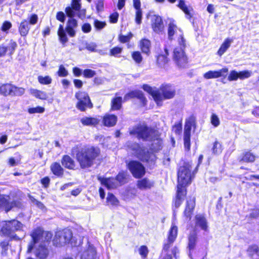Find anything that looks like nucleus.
I'll return each mask as SVG.
<instances>
[{"mask_svg": "<svg viewBox=\"0 0 259 259\" xmlns=\"http://www.w3.org/2000/svg\"><path fill=\"white\" fill-rule=\"evenodd\" d=\"M192 165L189 162H185L177 171V185L175 196L173 198L172 206L179 208L183 203L187 194V187L191 184L195 174L191 172Z\"/></svg>", "mask_w": 259, "mask_h": 259, "instance_id": "obj_1", "label": "nucleus"}, {"mask_svg": "<svg viewBox=\"0 0 259 259\" xmlns=\"http://www.w3.org/2000/svg\"><path fill=\"white\" fill-rule=\"evenodd\" d=\"M75 151L76 159L81 169L89 168L101 159V151L98 146L85 145L81 149L75 146L72 151Z\"/></svg>", "mask_w": 259, "mask_h": 259, "instance_id": "obj_2", "label": "nucleus"}, {"mask_svg": "<svg viewBox=\"0 0 259 259\" xmlns=\"http://www.w3.org/2000/svg\"><path fill=\"white\" fill-rule=\"evenodd\" d=\"M129 134L136 136V138L143 141H157L156 150L162 148V140L160 138L161 134L157 129L148 126L146 124L138 123L129 129Z\"/></svg>", "mask_w": 259, "mask_h": 259, "instance_id": "obj_3", "label": "nucleus"}, {"mask_svg": "<svg viewBox=\"0 0 259 259\" xmlns=\"http://www.w3.org/2000/svg\"><path fill=\"white\" fill-rule=\"evenodd\" d=\"M23 226L22 223L16 219L4 221L0 229L1 235L8 237L10 241H20L21 238L15 232L21 230Z\"/></svg>", "mask_w": 259, "mask_h": 259, "instance_id": "obj_4", "label": "nucleus"}, {"mask_svg": "<svg viewBox=\"0 0 259 259\" xmlns=\"http://www.w3.org/2000/svg\"><path fill=\"white\" fill-rule=\"evenodd\" d=\"M77 21L75 19H68L65 29H64L62 24L59 25L57 31V34L58 35L60 42L63 46H65L66 43L68 41V38L66 34V32L70 37H74L76 35V31L75 29L77 27Z\"/></svg>", "mask_w": 259, "mask_h": 259, "instance_id": "obj_5", "label": "nucleus"}, {"mask_svg": "<svg viewBox=\"0 0 259 259\" xmlns=\"http://www.w3.org/2000/svg\"><path fill=\"white\" fill-rule=\"evenodd\" d=\"M177 95L176 87L170 83L161 84L158 90L156 105L161 106L164 100H170L174 98Z\"/></svg>", "mask_w": 259, "mask_h": 259, "instance_id": "obj_6", "label": "nucleus"}, {"mask_svg": "<svg viewBox=\"0 0 259 259\" xmlns=\"http://www.w3.org/2000/svg\"><path fill=\"white\" fill-rule=\"evenodd\" d=\"M196 119L194 115L192 114L186 119L184 130V146L186 151L191 149V133L192 128H196Z\"/></svg>", "mask_w": 259, "mask_h": 259, "instance_id": "obj_7", "label": "nucleus"}, {"mask_svg": "<svg viewBox=\"0 0 259 259\" xmlns=\"http://www.w3.org/2000/svg\"><path fill=\"white\" fill-rule=\"evenodd\" d=\"M74 97L77 100L76 108L81 112H85L88 109H92L94 104L88 92L79 90L75 94Z\"/></svg>", "mask_w": 259, "mask_h": 259, "instance_id": "obj_8", "label": "nucleus"}, {"mask_svg": "<svg viewBox=\"0 0 259 259\" xmlns=\"http://www.w3.org/2000/svg\"><path fill=\"white\" fill-rule=\"evenodd\" d=\"M182 40L184 44L183 37H182ZM185 47V45L183 44V48L176 47L173 51L172 60L179 69H185L189 66V59L184 51Z\"/></svg>", "mask_w": 259, "mask_h": 259, "instance_id": "obj_9", "label": "nucleus"}, {"mask_svg": "<svg viewBox=\"0 0 259 259\" xmlns=\"http://www.w3.org/2000/svg\"><path fill=\"white\" fill-rule=\"evenodd\" d=\"M38 16L36 14H32L28 17V19H23L19 23L18 30L19 34L23 37H26L29 33L31 25H34L37 23Z\"/></svg>", "mask_w": 259, "mask_h": 259, "instance_id": "obj_10", "label": "nucleus"}, {"mask_svg": "<svg viewBox=\"0 0 259 259\" xmlns=\"http://www.w3.org/2000/svg\"><path fill=\"white\" fill-rule=\"evenodd\" d=\"M24 89L10 83L0 84V95L4 96H21L24 93Z\"/></svg>", "mask_w": 259, "mask_h": 259, "instance_id": "obj_11", "label": "nucleus"}, {"mask_svg": "<svg viewBox=\"0 0 259 259\" xmlns=\"http://www.w3.org/2000/svg\"><path fill=\"white\" fill-rule=\"evenodd\" d=\"M126 167L133 177L136 179H141L146 174L145 166L138 160H131L129 161L126 164Z\"/></svg>", "mask_w": 259, "mask_h": 259, "instance_id": "obj_12", "label": "nucleus"}, {"mask_svg": "<svg viewBox=\"0 0 259 259\" xmlns=\"http://www.w3.org/2000/svg\"><path fill=\"white\" fill-rule=\"evenodd\" d=\"M46 234V240L44 242H47L49 243L51 240L52 234L50 232H45L41 227H38L34 229L30 236L31 237V241L33 243L36 244L38 243L41 240H42L44 234Z\"/></svg>", "mask_w": 259, "mask_h": 259, "instance_id": "obj_13", "label": "nucleus"}, {"mask_svg": "<svg viewBox=\"0 0 259 259\" xmlns=\"http://www.w3.org/2000/svg\"><path fill=\"white\" fill-rule=\"evenodd\" d=\"M178 234V228L175 224H172L167 232L166 242L163 244V250L165 251H167L169 250L172 244L176 240Z\"/></svg>", "mask_w": 259, "mask_h": 259, "instance_id": "obj_14", "label": "nucleus"}, {"mask_svg": "<svg viewBox=\"0 0 259 259\" xmlns=\"http://www.w3.org/2000/svg\"><path fill=\"white\" fill-rule=\"evenodd\" d=\"M18 45L16 41L11 39L8 45L3 43L0 45V58L6 56L11 57L15 53Z\"/></svg>", "mask_w": 259, "mask_h": 259, "instance_id": "obj_15", "label": "nucleus"}, {"mask_svg": "<svg viewBox=\"0 0 259 259\" xmlns=\"http://www.w3.org/2000/svg\"><path fill=\"white\" fill-rule=\"evenodd\" d=\"M18 201H11V197L9 195L0 194V210L8 212L13 208L17 207Z\"/></svg>", "mask_w": 259, "mask_h": 259, "instance_id": "obj_16", "label": "nucleus"}, {"mask_svg": "<svg viewBox=\"0 0 259 259\" xmlns=\"http://www.w3.org/2000/svg\"><path fill=\"white\" fill-rule=\"evenodd\" d=\"M137 98L140 100L141 106L145 107L147 104V100L142 91L139 90H132L127 93L123 97V101H126L131 99Z\"/></svg>", "mask_w": 259, "mask_h": 259, "instance_id": "obj_17", "label": "nucleus"}, {"mask_svg": "<svg viewBox=\"0 0 259 259\" xmlns=\"http://www.w3.org/2000/svg\"><path fill=\"white\" fill-rule=\"evenodd\" d=\"M72 237V231L70 229H64L58 234L55 235L54 241H57L58 239L59 241L57 242V243H59V245L69 243L71 242Z\"/></svg>", "mask_w": 259, "mask_h": 259, "instance_id": "obj_18", "label": "nucleus"}, {"mask_svg": "<svg viewBox=\"0 0 259 259\" xmlns=\"http://www.w3.org/2000/svg\"><path fill=\"white\" fill-rule=\"evenodd\" d=\"M195 207V198L190 196L186 200V206L183 212L184 217L188 221H190L193 214Z\"/></svg>", "mask_w": 259, "mask_h": 259, "instance_id": "obj_19", "label": "nucleus"}, {"mask_svg": "<svg viewBox=\"0 0 259 259\" xmlns=\"http://www.w3.org/2000/svg\"><path fill=\"white\" fill-rule=\"evenodd\" d=\"M256 157L251 150H248L241 153L238 160L240 163H252L255 161Z\"/></svg>", "mask_w": 259, "mask_h": 259, "instance_id": "obj_20", "label": "nucleus"}, {"mask_svg": "<svg viewBox=\"0 0 259 259\" xmlns=\"http://www.w3.org/2000/svg\"><path fill=\"white\" fill-rule=\"evenodd\" d=\"M136 185L137 188L141 190H150L155 186V182L150 180L147 177L138 179Z\"/></svg>", "mask_w": 259, "mask_h": 259, "instance_id": "obj_21", "label": "nucleus"}, {"mask_svg": "<svg viewBox=\"0 0 259 259\" xmlns=\"http://www.w3.org/2000/svg\"><path fill=\"white\" fill-rule=\"evenodd\" d=\"M62 166L69 170H75L77 165L75 160L69 155L65 154L62 156L61 160Z\"/></svg>", "mask_w": 259, "mask_h": 259, "instance_id": "obj_22", "label": "nucleus"}, {"mask_svg": "<svg viewBox=\"0 0 259 259\" xmlns=\"http://www.w3.org/2000/svg\"><path fill=\"white\" fill-rule=\"evenodd\" d=\"M195 227L207 231L208 230V223L207 219L203 214H197L194 217Z\"/></svg>", "mask_w": 259, "mask_h": 259, "instance_id": "obj_23", "label": "nucleus"}, {"mask_svg": "<svg viewBox=\"0 0 259 259\" xmlns=\"http://www.w3.org/2000/svg\"><path fill=\"white\" fill-rule=\"evenodd\" d=\"M136 153L141 161L148 163L152 161L151 157L152 154L149 151L146 150L145 148L139 146V148L136 150Z\"/></svg>", "mask_w": 259, "mask_h": 259, "instance_id": "obj_24", "label": "nucleus"}, {"mask_svg": "<svg viewBox=\"0 0 259 259\" xmlns=\"http://www.w3.org/2000/svg\"><path fill=\"white\" fill-rule=\"evenodd\" d=\"M151 27L153 30L157 33L161 32L164 28L163 21L160 16L154 15L151 21Z\"/></svg>", "mask_w": 259, "mask_h": 259, "instance_id": "obj_25", "label": "nucleus"}, {"mask_svg": "<svg viewBox=\"0 0 259 259\" xmlns=\"http://www.w3.org/2000/svg\"><path fill=\"white\" fill-rule=\"evenodd\" d=\"M164 54H159L156 58V63L160 67H165L169 62V59L168 58L169 53L167 48H164Z\"/></svg>", "mask_w": 259, "mask_h": 259, "instance_id": "obj_26", "label": "nucleus"}, {"mask_svg": "<svg viewBox=\"0 0 259 259\" xmlns=\"http://www.w3.org/2000/svg\"><path fill=\"white\" fill-rule=\"evenodd\" d=\"M51 172L57 178H62L64 175V169L58 162H54L50 165Z\"/></svg>", "mask_w": 259, "mask_h": 259, "instance_id": "obj_27", "label": "nucleus"}, {"mask_svg": "<svg viewBox=\"0 0 259 259\" xmlns=\"http://www.w3.org/2000/svg\"><path fill=\"white\" fill-rule=\"evenodd\" d=\"M49 254V250L45 244H40L35 251V255L39 259H46Z\"/></svg>", "mask_w": 259, "mask_h": 259, "instance_id": "obj_28", "label": "nucleus"}, {"mask_svg": "<svg viewBox=\"0 0 259 259\" xmlns=\"http://www.w3.org/2000/svg\"><path fill=\"white\" fill-rule=\"evenodd\" d=\"M117 121V117L114 114H106L102 118L103 124L107 127L114 126Z\"/></svg>", "mask_w": 259, "mask_h": 259, "instance_id": "obj_29", "label": "nucleus"}, {"mask_svg": "<svg viewBox=\"0 0 259 259\" xmlns=\"http://www.w3.org/2000/svg\"><path fill=\"white\" fill-rule=\"evenodd\" d=\"M198 241V236L197 233L193 231L189 234L188 236L187 248L190 252L194 250L197 245Z\"/></svg>", "mask_w": 259, "mask_h": 259, "instance_id": "obj_30", "label": "nucleus"}, {"mask_svg": "<svg viewBox=\"0 0 259 259\" xmlns=\"http://www.w3.org/2000/svg\"><path fill=\"white\" fill-rule=\"evenodd\" d=\"M118 93L115 94V96L111 100L110 111L120 110L122 106L123 100L120 96H117Z\"/></svg>", "mask_w": 259, "mask_h": 259, "instance_id": "obj_31", "label": "nucleus"}, {"mask_svg": "<svg viewBox=\"0 0 259 259\" xmlns=\"http://www.w3.org/2000/svg\"><path fill=\"white\" fill-rule=\"evenodd\" d=\"M151 42L147 38H142L140 41L139 47L142 52L149 55L150 53Z\"/></svg>", "mask_w": 259, "mask_h": 259, "instance_id": "obj_32", "label": "nucleus"}, {"mask_svg": "<svg viewBox=\"0 0 259 259\" xmlns=\"http://www.w3.org/2000/svg\"><path fill=\"white\" fill-rule=\"evenodd\" d=\"M233 39L229 37L226 38L221 44L220 48L217 51V54L221 57L226 51L230 48Z\"/></svg>", "mask_w": 259, "mask_h": 259, "instance_id": "obj_33", "label": "nucleus"}, {"mask_svg": "<svg viewBox=\"0 0 259 259\" xmlns=\"http://www.w3.org/2000/svg\"><path fill=\"white\" fill-rule=\"evenodd\" d=\"M98 180L100 182L102 185L105 186L108 189L113 188L115 186L114 178H102L99 177Z\"/></svg>", "mask_w": 259, "mask_h": 259, "instance_id": "obj_34", "label": "nucleus"}, {"mask_svg": "<svg viewBox=\"0 0 259 259\" xmlns=\"http://www.w3.org/2000/svg\"><path fill=\"white\" fill-rule=\"evenodd\" d=\"M80 122L84 126H96L99 123V120L95 117H84L80 119Z\"/></svg>", "mask_w": 259, "mask_h": 259, "instance_id": "obj_35", "label": "nucleus"}, {"mask_svg": "<svg viewBox=\"0 0 259 259\" xmlns=\"http://www.w3.org/2000/svg\"><path fill=\"white\" fill-rule=\"evenodd\" d=\"M114 180H116L120 185H124L128 182V175L126 171L121 170L116 176Z\"/></svg>", "mask_w": 259, "mask_h": 259, "instance_id": "obj_36", "label": "nucleus"}, {"mask_svg": "<svg viewBox=\"0 0 259 259\" xmlns=\"http://www.w3.org/2000/svg\"><path fill=\"white\" fill-rule=\"evenodd\" d=\"M142 88L144 91L150 95L155 103L156 104L157 96L158 95V89L154 90L153 88L147 84H144L142 86Z\"/></svg>", "mask_w": 259, "mask_h": 259, "instance_id": "obj_37", "label": "nucleus"}, {"mask_svg": "<svg viewBox=\"0 0 259 259\" xmlns=\"http://www.w3.org/2000/svg\"><path fill=\"white\" fill-rule=\"evenodd\" d=\"M177 29V26L174 22H170L168 26V37L169 40H172L173 39L174 35Z\"/></svg>", "mask_w": 259, "mask_h": 259, "instance_id": "obj_38", "label": "nucleus"}, {"mask_svg": "<svg viewBox=\"0 0 259 259\" xmlns=\"http://www.w3.org/2000/svg\"><path fill=\"white\" fill-rule=\"evenodd\" d=\"M32 94L37 99L42 100H46L48 98V95L46 92L38 90H33Z\"/></svg>", "mask_w": 259, "mask_h": 259, "instance_id": "obj_39", "label": "nucleus"}, {"mask_svg": "<svg viewBox=\"0 0 259 259\" xmlns=\"http://www.w3.org/2000/svg\"><path fill=\"white\" fill-rule=\"evenodd\" d=\"M107 202L112 206H117L119 204L118 200L112 193H108L107 197Z\"/></svg>", "mask_w": 259, "mask_h": 259, "instance_id": "obj_40", "label": "nucleus"}, {"mask_svg": "<svg viewBox=\"0 0 259 259\" xmlns=\"http://www.w3.org/2000/svg\"><path fill=\"white\" fill-rule=\"evenodd\" d=\"M11 241L9 240V238H8V240H3L1 242H0V246L2 249V254L6 255L7 254V252L9 249V246H10V242Z\"/></svg>", "mask_w": 259, "mask_h": 259, "instance_id": "obj_41", "label": "nucleus"}, {"mask_svg": "<svg viewBox=\"0 0 259 259\" xmlns=\"http://www.w3.org/2000/svg\"><path fill=\"white\" fill-rule=\"evenodd\" d=\"M132 37V33L131 32H129L126 35L121 34H119L118 36V40L120 42L124 44L128 42Z\"/></svg>", "mask_w": 259, "mask_h": 259, "instance_id": "obj_42", "label": "nucleus"}, {"mask_svg": "<svg viewBox=\"0 0 259 259\" xmlns=\"http://www.w3.org/2000/svg\"><path fill=\"white\" fill-rule=\"evenodd\" d=\"M122 52V48L116 46L111 49L109 51V55L115 57H119V55Z\"/></svg>", "mask_w": 259, "mask_h": 259, "instance_id": "obj_43", "label": "nucleus"}, {"mask_svg": "<svg viewBox=\"0 0 259 259\" xmlns=\"http://www.w3.org/2000/svg\"><path fill=\"white\" fill-rule=\"evenodd\" d=\"M132 59L137 64H140L143 61V57L140 51H136L132 53Z\"/></svg>", "mask_w": 259, "mask_h": 259, "instance_id": "obj_44", "label": "nucleus"}, {"mask_svg": "<svg viewBox=\"0 0 259 259\" xmlns=\"http://www.w3.org/2000/svg\"><path fill=\"white\" fill-rule=\"evenodd\" d=\"M247 251L250 256H252L254 254L259 255V247L257 245L253 244L249 246Z\"/></svg>", "mask_w": 259, "mask_h": 259, "instance_id": "obj_45", "label": "nucleus"}, {"mask_svg": "<svg viewBox=\"0 0 259 259\" xmlns=\"http://www.w3.org/2000/svg\"><path fill=\"white\" fill-rule=\"evenodd\" d=\"M212 152L214 154H219L222 152V145L217 140L213 143Z\"/></svg>", "mask_w": 259, "mask_h": 259, "instance_id": "obj_46", "label": "nucleus"}, {"mask_svg": "<svg viewBox=\"0 0 259 259\" xmlns=\"http://www.w3.org/2000/svg\"><path fill=\"white\" fill-rule=\"evenodd\" d=\"M37 79L38 82L41 84H49L52 81L51 77L49 75H46L45 76H38Z\"/></svg>", "mask_w": 259, "mask_h": 259, "instance_id": "obj_47", "label": "nucleus"}, {"mask_svg": "<svg viewBox=\"0 0 259 259\" xmlns=\"http://www.w3.org/2000/svg\"><path fill=\"white\" fill-rule=\"evenodd\" d=\"M139 253L143 259H146L149 250L147 246L143 245L139 248Z\"/></svg>", "mask_w": 259, "mask_h": 259, "instance_id": "obj_48", "label": "nucleus"}, {"mask_svg": "<svg viewBox=\"0 0 259 259\" xmlns=\"http://www.w3.org/2000/svg\"><path fill=\"white\" fill-rule=\"evenodd\" d=\"M27 111L29 114L42 113L45 111V108L41 106L29 108Z\"/></svg>", "mask_w": 259, "mask_h": 259, "instance_id": "obj_49", "label": "nucleus"}, {"mask_svg": "<svg viewBox=\"0 0 259 259\" xmlns=\"http://www.w3.org/2000/svg\"><path fill=\"white\" fill-rule=\"evenodd\" d=\"M82 74L84 78H90L93 77L96 74V72L91 69H85L82 72Z\"/></svg>", "mask_w": 259, "mask_h": 259, "instance_id": "obj_50", "label": "nucleus"}, {"mask_svg": "<svg viewBox=\"0 0 259 259\" xmlns=\"http://www.w3.org/2000/svg\"><path fill=\"white\" fill-rule=\"evenodd\" d=\"M172 131L178 135H180L182 132V123L181 121L176 123L172 126Z\"/></svg>", "mask_w": 259, "mask_h": 259, "instance_id": "obj_51", "label": "nucleus"}, {"mask_svg": "<svg viewBox=\"0 0 259 259\" xmlns=\"http://www.w3.org/2000/svg\"><path fill=\"white\" fill-rule=\"evenodd\" d=\"M57 73L60 77H66L68 74V71L63 65H60L59 66V69Z\"/></svg>", "mask_w": 259, "mask_h": 259, "instance_id": "obj_52", "label": "nucleus"}, {"mask_svg": "<svg viewBox=\"0 0 259 259\" xmlns=\"http://www.w3.org/2000/svg\"><path fill=\"white\" fill-rule=\"evenodd\" d=\"M229 69L227 67H225L220 70H217L218 78L222 77L225 78L228 73Z\"/></svg>", "mask_w": 259, "mask_h": 259, "instance_id": "obj_53", "label": "nucleus"}, {"mask_svg": "<svg viewBox=\"0 0 259 259\" xmlns=\"http://www.w3.org/2000/svg\"><path fill=\"white\" fill-rule=\"evenodd\" d=\"M94 25L97 30H101L104 28L106 25L105 21H101L98 19H95L94 21Z\"/></svg>", "mask_w": 259, "mask_h": 259, "instance_id": "obj_54", "label": "nucleus"}, {"mask_svg": "<svg viewBox=\"0 0 259 259\" xmlns=\"http://www.w3.org/2000/svg\"><path fill=\"white\" fill-rule=\"evenodd\" d=\"M204 77L206 79H211L218 78L217 70H210L204 73Z\"/></svg>", "mask_w": 259, "mask_h": 259, "instance_id": "obj_55", "label": "nucleus"}, {"mask_svg": "<svg viewBox=\"0 0 259 259\" xmlns=\"http://www.w3.org/2000/svg\"><path fill=\"white\" fill-rule=\"evenodd\" d=\"M238 78V72L235 70H231L228 76V80L230 81L236 80Z\"/></svg>", "mask_w": 259, "mask_h": 259, "instance_id": "obj_56", "label": "nucleus"}, {"mask_svg": "<svg viewBox=\"0 0 259 259\" xmlns=\"http://www.w3.org/2000/svg\"><path fill=\"white\" fill-rule=\"evenodd\" d=\"M51 179L49 176H46L40 180V183L42 187L46 189L49 187L50 184Z\"/></svg>", "mask_w": 259, "mask_h": 259, "instance_id": "obj_57", "label": "nucleus"}, {"mask_svg": "<svg viewBox=\"0 0 259 259\" xmlns=\"http://www.w3.org/2000/svg\"><path fill=\"white\" fill-rule=\"evenodd\" d=\"M211 123L214 127L218 126L220 124L219 117L215 114H212L210 117Z\"/></svg>", "mask_w": 259, "mask_h": 259, "instance_id": "obj_58", "label": "nucleus"}, {"mask_svg": "<svg viewBox=\"0 0 259 259\" xmlns=\"http://www.w3.org/2000/svg\"><path fill=\"white\" fill-rule=\"evenodd\" d=\"M239 78L243 80L251 76V72L248 70H243L238 72Z\"/></svg>", "mask_w": 259, "mask_h": 259, "instance_id": "obj_59", "label": "nucleus"}, {"mask_svg": "<svg viewBox=\"0 0 259 259\" xmlns=\"http://www.w3.org/2000/svg\"><path fill=\"white\" fill-rule=\"evenodd\" d=\"M12 24L11 22L9 21H4L1 27V30L3 32H7L11 28Z\"/></svg>", "mask_w": 259, "mask_h": 259, "instance_id": "obj_60", "label": "nucleus"}, {"mask_svg": "<svg viewBox=\"0 0 259 259\" xmlns=\"http://www.w3.org/2000/svg\"><path fill=\"white\" fill-rule=\"evenodd\" d=\"M185 14V17L189 20H191L193 17V9L192 8H187L182 11Z\"/></svg>", "mask_w": 259, "mask_h": 259, "instance_id": "obj_61", "label": "nucleus"}, {"mask_svg": "<svg viewBox=\"0 0 259 259\" xmlns=\"http://www.w3.org/2000/svg\"><path fill=\"white\" fill-rule=\"evenodd\" d=\"M21 156H20L19 159L17 160H16L13 157H10L8 160V164L11 167L15 166L21 163Z\"/></svg>", "mask_w": 259, "mask_h": 259, "instance_id": "obj_62", "label": "nucleus"}, {"mask_svg": "<svg viewBox=\"0 0 259 259\" xmlns=\"http://www.w3.org/2000/svg\"><path fill=\"white\" fill-rule=\"evenodd\" d=\"M119 14L117 12H114L111 14L109 17V22L111 23H116L118 22Z\"/></svg>", "mask_w": 259, "mask_h": 259, "instance_id": "obj_63", "label": "nucleus"}, {"mask_svg": "<svg viewBox=\"0 0 259 259\" xmlns=\"http://www.w3.org/2000/svg\"><path fill=\"white\" fill-rule=\"evenodd\" d=\"M66 15L69 18V19H74L75 16V11L74 9L68 6L65 8V10Z\"/></svg>", "mask_w": 259, "mask_h": 259, "instance_id": "obj_64", "label": "nucleus"}]
</instances>
